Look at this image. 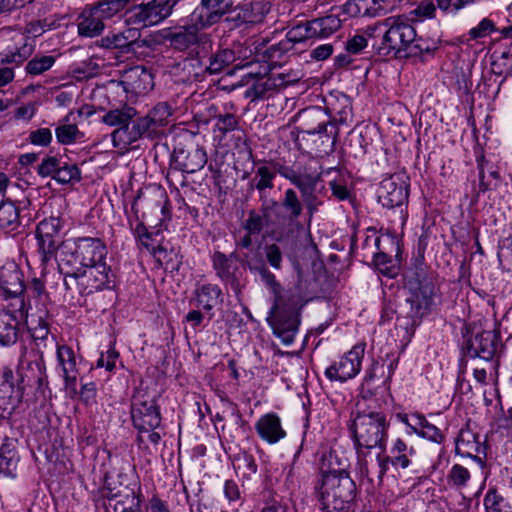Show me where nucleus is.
Returning a JSON list of instances; mask_svg holds the SVG:
<instances>
[{"label": "nucleus", "instance_id": "obj_1", "mask_svg": "<svg viewBox=\"0 0 512 512\" xmlns=\"http://www.w3.org/2000/svg\"><path fill=\"white\" fill-rule=\"evenodd\" d=\"M278 172L299 190L301 198L294 189L288 188L280 201L270 200L263 203L261 211L265 216L273 215L277 222L273 231L275 241L293 244L303 230L300 218L304 210L311 219L323 205L326 189L322 173L310 165L279 166Z\"/></svg>", "mask_w": 512, "mask_h": 512}, {"label": "nucleus", "instance_id": "obj_2", "mask_svg": "<svg viewBox=\"0 0 512 512\" xmlns=\"http://www.w3.org/2000/svg\"><path fill=\"white\" fill-rule=\"evenodd\" d=\"M345 467L346 459L338 457L335 450L322 455L319 496L324 512H347L355 497L356 485Z\"/></svg>", "mask_w": 512, "mask_h": 512}, {"label": "nucleus", "instance_id": "obj_3", "mask_svg": "<svg viewBox=\"0 0 512 512\" xmlns=\"http://www.w3.org/2000/svg\"><path fill=\"white\" fill-rule=\"evenodd\" d=\"M389 422L378 411H357L351 415L349 432L358 457L359 474L373 482L366 456L372 449L386 451Z\"/></svg>", "mask_w": 512, "mask_h": 512}, {"label": "nucleus", "instance_id": "obj_4", "mask_svg": "<svg viewBox=\"0 0 512 512\" xmlns=\"http://www.w3.org/2000/svg\"><path fill=\"white\" fill-rule=\"evenodd\" d=\"M368 33L377 36L372 47L382 57L407 56L411 43L416 37V30L410 19L404 16L388 17L381 22L369 25Z\"/></svg>", "mask_w": 512, "mask_h": 512}, {"label": "nucleus", "instance_id": "obj_5", "mask_svg": "<svg viewBox=\"0 0 512 512\" xmlns=\"http://www.w3.org/2000/svg\"><path fill=\"white\" fill-rule=\"evenodd\" d=\"M404 289L406 303L410 306L409 314L415 324H419L441 303L439 289L421 265L406 271Z\"/></svg>", "mask_w": 512, "mask_h": 512}, {"label": "nucleus", "instance_id": "obj_6", "mask_svg": "<svg viewBox=\"0 0 512 512\" xmlns=\"http://www.w3.org/2000/svg\"><path fill=\"white\" fill-rule=\"evenodd\" d=\"M107 247L96 237H77L64 241L57 256L60 274H67L77 267H87L106 263Z\"/></svg>", "mask_w": 512, "mask_h": 512}, {"label": "nucleus", "instance_id": "obj_7", "mask_svg": "<svg viewBox=\"0 0 512 512\" xmlns=\"http://www.w3.org/2000/svg\"><path fill=\"white\" fill-rule=\"evenodd\" d=\"M18 389L26 401L46 400L50 391L43 353L40 350L23 348L17 369Z\"/></svg>", "mask_w": 512, "mask_h": 512}, {"label": "nucleus", "instance_id": "obj_8", "mask_svg": "<svg viewBox=\"0 0 512 512\" xmlns=\"http://www.w3.org/2000/svg\"><path fill=\"white\" fill-rule=\"evenodd\" d=\"M61 275L66 290H73L76 287L82 295H90L95 291L109 289L114 282V274L107 263L73 268L67 274Z\"/></svg>", "mask_w": 512, "mask_h": 512}, {"label": "nucleus", "instance_id": "obj_9", "mask_svg": "<svg viewBox=\"0 0 512 512\" xmlns=\"http://www.w3.org/2000/svg\"><path fill=\"white\" fill-rule=\"evenodd\" d=\"M325 113L320 108L307 109L303 112L302 117L306 121H317L316 126L309 125L308 122L303 124L300 130L302 140H311L315 145V150L319 153L330 154L334 152L337 142L338 131H328V122L324 120Z\"/></svg>", "mask_w": 512, "mask_h": 512}, {"label": "nucleus", "instance_id": "obj_10", "mask_svg": "<svg viewBox=\"0 0 512 512\" xmlns=\"http://www.w3.org/2000/svg\"><path fill=\"white\" fill-rule=\"evenodd\" d=\"M166 39L174 49L187 51L189 58L207 57L212 51L211 35L199 32L194 25L181 26L170 31Z\"/></svg>", "mask_w": 512, "mask_h": 512}, {"label": "nucleus", "instance_id": "obj_11", "mask_svg": "<svg viewBox=\"0 0 512 512\" xmlns=\"http://www.w3.org/2000/svg\"><path fill=\"white\" fill-rule=\"evenodd\" d=\"M463 338V351L470 358L490 361L500 347V337L494 331L476 325L465 326Z\"/></svg>", "mask_w": 512, "mask_h": 512}, {"label": "nucleus", "instance_id": "obj_12", "mask_svg": "<svg viewBox=\"0 0 512 512\" xmlns=\"http://www.w3.org/2000/svg\"><path fill=\"white\" fill-rule=\"evenodd\" d=\"M62 222L59 217L51 216L41 220L36 228V239L42 268V274L47 265L54 259L57 261L61 241L60 231Z\"/></svg>", "mask_w": 512, "mask_h": 512}, {"label": "nucleus", "instance_id": "obj_13", "mask_svg": "<svg viewBox=\"0 0 512 512\" xmlns=\"http://www.w3.org/2000/svg\"><path fill=\"white\" fill-rule=\"evenodd\" d=\"M149 202L150 198L142 190H139L132 202L131 212H126V214L130 230L138 244L155 256L162 251V248L156 243L154 234L147 230L144 224L145 213L142 212Z\"/></svg>", "mask_w": 512, "mask_h": 512}, {"label": "nucleus", "instance_id": "obj_14", "mask_svg": "<svg viewBox=\"0 0 512 512\" xmlns=\"http://www.w3.org/2000/svg\"><path fill=\"white\" fill-rule=\"evenodd\" d=\"M131 416L135 428L139 431V442L143 441V432L157 429L161 424V415L155 398L141 390L133 396Z\"/></svg>", "mask_w": 512, "mask_h": 512}, {"label": "nucleus", "instance_id": "obj_15", "mask_svg": "<svg viewBox=\"0 0 512 512\" xmlns=\"http://www.w3.org/2000/svg\"><path fill=\"white\" fill-rule=\"evenodd\" d=\"M364 352V344L354 345L352 349L344 354L338 361L326 368L325 376L330 381H338L341 383L356 377L361 370Z\"/></svg>", "mask_w": 512, "mask_h": 512}, {"label": "nucleus", "instance_id": "obj_16", "mask_svg": "<svg viewBox=\"0 0 512 512\" xmlns=\"http://www.w3.org/2000/svg\"><path fill=\"white\" fill-rule=\"evenodd\" d=\"M157 133V130L145 115L132 119L126 127L115 129L111 133V138L115 148L126 149L141 138L156 137Z\"/></svg>", "mask_w": 512, "mask_h": 512}, {"label": "nucleus", "instance_id": "obj_17", "mask_svg": "<svg viewBox=\"0 0 512 512\" xmlns=\"http://www.w3.org/2000/svg\"><path fill=\"white\" fill-rule=\"evenodd\" d=\"M408 183L402 174L385 177L379 185L377 197L383 207H401L408 201Z\"/></svg>", "mask_w": 512, "mask_h": 512}, {"label": "nucleus", "instance_id": "obj_18", "mask_svg": "<svg viewBox=\"0 0 512 512\" xmlns=\"http://www.w3.org/2000/svg\"><path fill=\"white\" fill-rule=\"evenodd\" d=\"M140 3L134 6L132 13L135 21L144 26H153L168 16L179 0H139Z\"/></svg>", "mask_w": 512, "mask_h": 512}, {"label": "nucleus", "instance_id": "obj_19", "mask_svg": "<svg viewBox=\"0 0 512 512\" xmlns=\"http://www.w3.org/2000/svg\"><path fill=\"white\" fill-rule=\"evenodd\" d=\"M233 60V52L228 49L218 50L216 53L212 50L207 57L186 58L184 68L191 67L192 75L198 78L206 73L210 75L220 73Z\"/></svg>", "mask_w": 512, "mask_h": 512}, {"label": "nucleus", "instance_id": "obj_20", "mask_svg": "<svg viewBox=\"0 0 512 512\" xmlns=\"http://www.w3.org/2000/svg\"><path fill=\"white\" fill-rule=\"evenodd\" d=\"M267 321L272 327L274 334L281 339L285 345H290L295 338L300 323L298 315L293 311H282L280 302L275 312L273 306L269 311Z\"/></svg>", "mask_w": 512, "mask_h": 512}, {"label": "nucleus", "instance_id": "obj_21", "mask_svg": "<svg viewBox=\"0 0 512 512\" xmlns=\"http://www.w3.org/2000/svg\"><path fill=\"white\" fill-rule=\"evenodd\" d=\"M118 85L128 97L144 95L154 87L153 75L143 66H134L124 71Z\"/></svg>", "mask_w": 512, "mask_h": 512}, {"label": "nucleus", "instance_id": "obj_22", "mask_svg": "<svg viewBox=\"0 0 512 512\" xmlns=\"http://www.w3.org/2000/svg\"><path fill=\"white\" fill-rule=\"evenodd\" d=\"M255 430L259 438L269 445L277 444L287 436L281 418L275 412L260 416L255 423Z\"/></svg>", "mask_w": 512, "mask_h": 512}, {"label": "nucleus", "instance_id": "obj_23", "mask_svg": "<svg viewBox=\"0 0 512 512\" xmlns=\"http://www.w3.org/2000/svg\"><path fill=\"white\" fill-rule=\"evenodd\" d=\"M231 4V0H201L193 18L202 28L210 27L221 19Z\"/></svg>", "mask_w": 512, "mask_h": 512}, {"label": "nucleus", "instance_id": "obj_24", "mask_svg": "<svg viewBox=\"0 0 512 512\" xmlns=\"http://www.w3.org/2000/svg\"><path fill=\"white\" fill-rule=\"evenodd\" d=\"M23 273L19 266L11 261L0 268V289L6 297L17 298L24 292Z\"/></svg>", "mask_w": 512, "mask_h": 512}, {"label": "nucleus", "instance_id": "obj_25", "mask_svg": "<svg viewBox=\"0 0 512 512\" xmlns=\"http://www.w3.org/2000/svg\"><path fill=\"white\" fill-rule=\"evenodd\" d=\"M141 37V32L137 28H126L122 31L111 32L96 41L98 47L104 49H117L122 52L129 51Z\"/></svg>", "mask_w": 512, "mask_h": 512}, {"label": "nucleus", "instance_id": "obj_26", "mask_svg": "<svg viewBox=\"0 0 512 512\" xmlns=\"http://www.w3.org/2000/svg\"><path fill=\"white\" fill-rule=\"evenodd\" d=\"M309 39H313L309 22L300 23L287 31L285 39L270 46L269 55L274 57L277 53L279 55L287 53L293 49L295 44L303 43Z\"/></svg>", "mask_w": 512, "mask_h": 512}, {"label": "nucleus", "instance_id": "obj_27", "mask_svg": "<svg viewBox=\"0 0 512 512\" xmlns=\"http://www.w3.org/2000/svg\"><path fill=\"white\" fill-rule=\"evenodd\" d=\"M194 294L197 306L202 307L207 312L223 303V292L217 284H199L196 286Z\"/></svg>", "mask_w": 512, "mask_h": 512}, {"label": "nucleus", "instance_id": "obj_28", "mask_svg": "<svg viewBox=\"0 0 512 512\" xmlns=\"http://www.w3.org/2000/svg\"><path fill=\"white\" fill-rule=\"evenodd\" d=\"M207 163V154L204 148L197 147L185 153L181 151L177 154L175 159V168L192 174L201 170Z\"/></svg>", "mask_w": 512, "mask_h": 512}, {"label": "nucleus", "instance_id": "obj_29", "mask_svg": "<svg viewBox=\"0 0 512 512\" xmlns=\"http://www.w3.org/2000/svg\"><path fill=\"white\" fill-rule=\"evenodd\" d=\"M104 28L102 19L91 6H86L78 18V34L82 37L94 38L99 36Z\"/></svg>", "mask_w": 512, "mask_h": 512}, {"label": "nucleus", "instance_id": "obj_30", "mask_svg": "<svg viewBox=\"0 0 512 512\" xmlns=\"http://www.w3.org/2000/svg\"><path fill=\"white\" fill-rule=\"evenodd\" d=\"M19 335V320L14 312L0 309V346H11Z\"/></svg>", "mask_w": 512, "mask_h": 512}, {"label": "nucleus", "instance_id": "obj_31", "mask_svg": "<svg viewBox=\"0 0 512 512\" xmlns=\"http://www.w3.org/2000/svg\"><path fill=\"white\" fill-rule=\"evenodd\" d=\"M212 265L217 277L220 278L221 281L227 283L234 282L238 267L233 253L226 255L220 251H215L212 256Z\"/></svg>", "mask_w": 512, "mask_h": 512}, {"label": "nucleus", "instance_id": "obj_32", "mask_svg": "<svg viewBox=\"0 0 512 512\" xmlns=\"http://www.w3.org/2000/svg\"><path fill=\"white\" fill-rule=\"evenodd\" d=\"M20 227L19 209L11 200L0 196V230L13 234Z\"/></svg>", "mask_w": 512, "mask_h": 512}, {"label": "nucleus", "instance_id": "obj_33", "mask_svg": "<svg viewBox=\"0 0 512 512\" xmlns=\"http://www.w3.org/2000/svg\"><path fill=\"white\" fill-rule=\"evenodd\" d=\"M394 462V468L406 469L411 465V457L415 454V449L408 446L402 438L392 440L388 453H386Z\"/></svg>", "mask_w": 512, "mask_h": 512}, {"label": "nucleus", "instance_id": "obj_34", "mask_svg": "<svg viewBox=\"0 0 512 512\" xmlns=\"http://www.w3.org/2000/svg\"><path fill=\"white\" fill-rule=\"evenodd\" d=\"M313 38H327L338 31L342 25L337 15L330 14L308 21Z\"/></svg>", "mask_w": 512, "mask_h": 512}, {"label": "nucleus", "instance_id": "obj_35", "mask_svg": "<svg viewBox=\"0 0 512 512\" xmlns=\"http://www.w3.org/2000/svg\"><path fill=\"white\" fill-rule=\"evenodd\" d=\"M57 360L62 368L65 382L73 383L77 375V359L73 349L67 345H58Z\"/></svg>", "mask_w": 512, "mask_h": 512}, {"label": "nucleus", "instance_id": "obj_36", "mask_svg": "<svg viewBox=\"0 0 512 512\" xmlns=\"http://www.w3.org/2000/svg\"><path fill=\"white\" fill-rule=\"evenodd\" d=\"M456 453L473 457V454H479L482 451V444L479 436L470 429H461L456 439Z\"/></svg>", "mask_w": 512, "mask_h": 512}, {"label": "nucleus", "instance_id": "obj_37", "mask_svg": "<svg viewBox=\"0 0 512 512\" xmlns=\"http://www.w3.org/2000/svg\"><path fill=\"white\" fill-rule=\"evenodd\" d=\"M278 90L274 76L270 74L267 77L259 78L253 85L248 87L245 91V96L255 101L269 98Z\"/></svg>", "mask_w": 512, "mask_h": 512}, {"label": "nucleus", "instance_id": "obj_38", "mask_svg": "<svg viewBox=\"0 0 512 512\" xmlns=\"http://www.w3.org/2000/svg\"><path fill=\"white\" fill-rule=\"evenodd\" d=\"M57 142L61 145H70L84 138L76 124L70 123V114L60 120L59 125L55 129Z\"/></svg>", "mask_w": 512, "mask_h": 512}, {"label": "nucleus", "instance_id": "obj_39", "mask_svg": "<svg viewBox=\"0 0 512 512\" xmlns=\"http://www.w3.org/2000/svg\"><path fill=\"white\" fill-rule=\"evenodd\" d=\"M17 464L18 457L14 443L6 438L0 447V474L13 477Z\"/></svg>", "mask_w": 512, "mask_h": 512}, {"label": "nucleus", "instance_id": "obj_40", "mask_svg": "<svg viewBox=\"0 0 512 512\" xmlns=\"http://www.w3.org/2000/svg\"><path fill=\"white\" fill-rule=\"evenodd\" d=\"M136 115L137 111L135 108L123 105L118 108L110 109L106 112L102 117V121L106 125L123 128L126 127V125H129L130 121L134 119Z\"/></svg>", "mask_w": 512, "mask_h": 512}, {"label": "nucleus", "instance_id": "obj_41", "mask_svg": "<svg viewBox=\"0 0 512 512\" xmlns=\"http://www.w3.org/2000/svg\"><path fill=\"white\" fill-rule=\"evenodd\" d=\"M249 269L250 271L259 274L260 280L274 295L275 299L273 304V311L275 312V310H277L278 307V302H280L281 299L282 288L280 283L276 280L275 275L266 267L264 263H261L259 265L249 264Z\"/></svg>", "mask_w": 512, "mask_h": 512}, {"label": "nucleus", "instance_id": "obj_42", "mask_svg": "<svg viewBox=\"0 0 512 512\" xmlns=\"http://www.w3.org/2000/svg\"><path fill=\"white\" fill-rule=\"evenodd\" d=\"M279 166L281 165L276 164L273 168L266 164L258 166L255 171L254 178L252 179L251 185L260 193L267 189H272L274 187L273 181L276 177V174H279Z\"/></svg>", "mask_w": 512, "mask_h": 512}, {"label": "nucleus", "instance_id": "obj_43", "mask_svg": "<svg viewBox=\"0 0 512 512\" xmlns=\"http://www.w3.org/2000/svg\"><path fill=\"white\" fill-rule=\"evenodd\" d=\"M270 11V5L265 1H254L246 4L242 9V17L244 22L256 24L262 22L264 17Z\"/></svg>", "mask_w": 512, "mask_h": 512}, {"label": "nucleus", "instance_id": "obj_44", "mask_svg": "<svg viewBox=\"0 0 512 512\" xmlns=\"http://www.w3.org/2000/svg\"><path fill=\"white\" fill-rule=\"evenodd\" d=\"M127 5V0H102L91 5L93 10L104 22L121 13Z\"/></svg>", "mask_w": 512, "mask_h": 512}, {"label": "nucleus", "instance_id": "obj_45", "mask_svg": "<svg viewBox=\"0 0 512 512\" xmlns=\"http://www.w3.org/2000/svg\"><path fill=\"white\" fill-rule=\"evenodd\" d=\"M234 468L237 473L247 479L255 475L258 470L254 456L247 451H240L234 456Z\"/></svg>", "mask_w": 512, "mask_h": 512}, {"label": "nucleus", "instance_id": "obj_46", "mask_svg": "<svg viewBox=\"0 0 512 512\" xmlns=\"http://www.w3.org/2000/svg\"><path fill=\"white\" fill-rule=\"evenodd\" d=\"M368 34V26L358 31L355 35L346 41L345 51L352 55L361 53L368 46L369 41L373 43L375 40H377V36Z\"/></svg>", "mask_w": 512, "mask_h": 512}, {"label": "nucleus", "instance_id": "obj_47", "mask_svg": "<svg viewBox=\"0 0 512 512\" xmlns=\"http://www.w3.org/2000/svg\"><path fill=\"white\" fill-rule=\"evenodd\" d=\"M59 20L54 16H49L44 19L30 21L24 28L25 34L29 37L36 38L49 30L59 27Z\"/></svg>", "mask_w": 512, "mask_h": 512}, {"label": "nucleus", "instance_id": "obj_48", "mask_svg": "<svg viewBox=\"0 0 512 512\" xmlns=\"http://www.w3.org/2000/svg\"><path fill=\"white\" fill-rule=\"evenodd\" d=\"M55 61L56 58L52 55H36L27 62L26 74L29 76L42 75L53 67Z\"/></svg>", "mask_w": 512, "mask_h": 512}, {"label": "nucleus", "instance_id": "obj_49", "mask_svg": "<svg viewBox=\"0 0 512 512\" xmlns=\"http://www.w3.org/2000/svg\"><path fill=\"white\" fill-rule=\"evenodd\" d=\"M81 179L80 169L76 164H69L62 161L58 167L54 180L59 184L77 182Z\"/></svg>", "mask_w": 512, "mask_h": 512}, {"label": "nucleus", "instance_id": "obj_50", "mask_svg": "<svg viewBox=\"0 0 512 512\" xmlns=\"http://www.w3.org/2000/svg\"><path fill=\"white\" fill-rule=\"evenodd\" d=\"M479 167V188L482 192L490 189L497 188L500 182V174L497 169L491 166L488 170L485 169L482 163L478 164Z\"/></svg>", "mask_w": 512, "mask_h": 512}, {"label": "nucleus", "instance_id": "obj_51", "mask_svg": "<svg viewBox=\"0 0 512 512\" xmlns=\"http://www.w3.org/2000/svg\"><path fill=\"white\" fill-rule=\"evenodd\" d=\"M171 115V107L166 102H160L148 112L147 117L158 131L159 128L167 124V120Z\"/></svg>", "mask_w": 512, "mask_h": 512}, {"label": "nucleus", "instance_id": "obj_52", "mask_svg": "<svg viewBox=\"0 0 512 512\" xmlns=\"http://www.w3.org/2000/svg\"><path fill=\"white\" fill-rule=\"evenodd\" d=\"M470 478V472L466 467L454 464L447 474V483L451 487L460 489L468 484Z\"/></svg>", "mask_w": 512, "mask_h": 512}, {"label": "nucleus", "instance_id": "obj_53", "mask_svg": "<svg viewBox=\"0 0 512 512\" xmlns=\"http://www.w3.org/2000/svg\"><path fill=\"white\" fill-rule=\"evenodd\" d=\"M484 506L486 512H512L506 500L494 489H490L486 493Z\"/></svg>", "mask_w": 512, "mask_h": 512}, {"label": "nucleus", "instance_id": "obj_54", "mask_svg": "<svg viewBox=\"0 0 512 512\" xmlns=\"http://www.w3.org/2000/svg\"><path fill=\"white\" fill-rule=\"evenodd\" d=\"M438 48V42L434 39H424L415 37L409 48L407 56H422L424 54H432Z\"/></svg>", "mask_w": 512, "mask_h": 512}, {"label": "nucleus", "instance_id": "obj_55", "mask_svg": "<svg viewBox=\"0 0 512 512\" xmlns=\"http://www.w3.org/2000/svg\"><path fill=\"white\" fill-rule=\"evenodd\" d=\"M491 63L492 72L498 76H507L512 72V54L502 52L500 55L494 54Z\"/></svg>", "mask_w": 512, "mask_h": 512}, {"label": "nucleus", "instance_id": "obj_56", "mask_svg": "<svg viewBox=\"0 0 512 512\" xmlns=\"http://www.w3.org/2000/svg\"><path fill=\"white\" fill-rule=\"evenodd\" d=\"M126 500L129 502V506L125 505V501H117L114 507L115 512H142L140 492L131 491L126 495Z\"/></svg>", "mask_w": 512, "mask_h": 512}, {"label": "nucleus", "instance_id": "obj_57", "mask_svg": "<svg viewBox=\"0 0 512 512\" xmlns=\"http://www.w3.org/2000/svg\"><path fill=\"white\" fill-rule=\"evenodd\" d=\"M61 162V158H58L56 156H46L38 165L37 174L42 178L51 177L52 179H54V176L56 175V172Z\"/></svg>", "mask_w": 512, "mask_h": 512}, {"label": "nucleus", "instance_id": "obj_58", "mask_svg": "<svg viewBox=\"0 0 512 512\" xmlns=\"http://www.w3.org/2000/svg\"><path fill=\"white\" fill-rule=\"evenodd\" d=\"M269 216L270 215L265 216L264 213L260 215L254 210H251L248 213L247 219L243 223L244 230L248 231L249 234H260L264 227V218H268Z\"/></svg>", "mask_w": 512, "mask_h": 512}, {"label": "nucleus", "instance_id": "obj_59", "mask_svg": "<svg viewBox=\"0 0 512 512\" xmlns=\"http://www.w3.org/2000/svg\"><path fill=\"white\" fill-rule=\"evenodd\" d=\"M264 254L269 265L275 270H281L283 265V256L280 247L276 243L267 244L264 247Z\"/></svg>", "mask_w": 512, "mask_h": 512}, {"label": "nucleus", "instance_id": "obj_60", "mask_svg": "<svg viewBox=\"0 0 512 512\" xmlns=\"http://www.w3.org/2000/svg\"><path fill=\"white\" fill-rule=\"evenodd\" d=\"M373 262H374L375 267L384 276H387L390 278L395 276L396 273H395V268L392 263V259L387 254L382 253V252L375 254Z\"/></svg>", "mask_w": 512, "mask_h": 512}, {"label": "nucleus", "instance_id": "obj_61", "mask_svg": "<svg viewBox=\"0 0 512 512\" xmlns=\"http://www.w3.org/2000/svg\"><path fill=\"white\" fill-rule=\"evenodd\" d=\"M338 117L337 121L342 125H347L352 118V107L348 97L343 96L339 107H328Z\"/></svg>", "mask_w": 512, "mask_h": 512}, {"label": "nucleus", "instance_id": "obj_62", "mask_svg": "<svg viewBox=\"0 0 512 512\" xmlns=\"http://www.w3.org/2000/svg\"><path fill=\"white\" fill-rule=\"evenodd\" d=\"M31 144L41 147H47L52 142V132L49 128H38L28 135Z\"/></svg>", "mask_w": 512, "mask_h": 512}, {"label": "nucleus", "instance_id": "obj_63", "mask_svg": "<svg viewBox=\"0 0 512 512\" xmlns=\"http://www.w3.org/2000/svg\"><path fill=\"white\" fill-rule=\"evenodd\" d=\"M436 12V5L430 0H424L420 2L410 14L413 15L417 20L431 19L434 18Z\"/></svg>", "mask_w": 512, "mask_h": 512}, {"label": "nucleus", "instance_id": "obj_64", "mask_svg": "<svg viewBox=\"0 0 512 512\" xmlns=\"http://www.w3.org/2000/svg\"><path fill=\"white\" fill-rule=\"evenodd\" d=\"M495 30V25L492 20L488 18L482 19L479 24L473 28H471L468 32V35L471 39L476 40L483 37H486L491 32Z\"/></svg>", "mask_w": 512, "mask_h": 512}]
</instances>
